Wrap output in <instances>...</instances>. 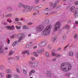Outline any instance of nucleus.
Returning <instances> with one entry per match:
<instances>
[{"label": "nucleus", "instance_id": "obj_1", "mask_svg": "<svg viewBox=\"0 0 78 78\" xmlns=\"http://www.w3.org/2000/svg\"><path fill=\"white\" fill-rule=\"evenodd\" d=\"M62 70L65 72H68L72 69V65L70 63H63L61 64Z\"/></svg>", "mask_w": 78, "mask_h": 78}, {"label": "nucleus", "instance_id": "obj_2", "mask_svg": "<svg viewBox=\"0 0 78 78\" xmlns=\"http://www.w3.org/2000/svg\"><path fill=\"white\" fill-rule=\"evenodd\" d=\"M51 25L48 26L43 31L41 32V34L43 36L48 34L51 31Z\"/></svg>", "mask_w": 78, "mask_h": 78}, {"label": "nucleus", "instance_id": "obj_3", "mask_svg": "<svg viewBox=\"0 0 78 78\" xmlns=\"http://www.w3.org/2000/svg\"><path fill=\"white\" fill-rule=\"evenodd\" d=\"M44 29V26L43 25H41L37 27L35 30L34 31L33 33L35 34H37V33L42 31Z\"/></svg>", "mask_w": 78, "mask_h": 78}, {"label": "nucleus", "instance_id": "obj_4", "mask_svg": "<svg viewBox=\"0 0 78 78\" xmlns=\"http://www.w3.org/2000/svg\"><path fill=\"white\" fill-rule=\"evenodd\" d=\"M23 6L24 8L25 9L23 10V12H25V13H27V12L30 11L32 10V9H33L32 6H27L24 5H23Z\"/></svg>", "mask_w": 78, "mask_h": 78}, {"label": "nucleus", "instance_id": "obj_5", "mask_svg": "<svg viewBox=\"0 0 78 78\" xmlns=\"http://www.w3.org/2000/svg\"><path fill=\"white\" fill-rule=\"evenodd\" d=\"M61 27V23L57 22L55 24L54 28V31H56L59 29Z\"/></svg>", "mask_w": 78, "mask_h": 78}, {"label": "nucleus", "instance_id": "obj_6", "mask_svg": "<svg viewBox=\"0 0 78 78\" xmlns=\"http://www.w3.org/2000/svg\"><path fill=\"white\" fill-rule=\"evenodd\" d=\"M27 34V33L23 32L21 34H18L17 36V38H19V41L20 42L23 39V36H25V35Z\"/></svg>", "mask_w": 78, "mask_h": 78}, {"label": "nucleus", "instance_id": "obj_7", "mask_svg": "<svg viewBox=\"0 0 78 78\" xmlns=\"http://www.w3.org/2000/svg\"><path fill=\"white\" fill-rule=\"evenodd\" d=\"M29 64H30V66H31V67L32 68H36L39 64L37 62H34L31 61H29Z\"/></svg>", "mask_w": 78, "mask_h": 78}, {"label": "nucleus", "instance_id": "obj_8", "mask_svg": "<svg viewBox=\"0 0 78 78\" xmlns=\"http://www.w3.org/2000/svg\"><path fill=\"white\" fill-rule=\"evenodd\" d=\"M47 44V42L46 41H42L39 44V45L41 47H45L46 46V44Z\"/></svg>", "mask_w": 78, "mask_h": 78}, {"label": "nucleus", "instance_id": "obj_9", "mask_svg": "<svg viewBox=\"0 0 78 78\" xmlns=\"http://www.w3.org/2000/svg\"><path fill=\"white\" fill-rule=\"evenodd\" d=\"M44 25H47L50 23V20L48 19H46L43 22Z\"/></svg>", "mask_w": 78, "mask_h": 78}, {"label": "nucleus", "instance_id": "obj_10", "mask_svg": "<svg viewBox=\"0 0 78 78\" xmlns=\"http://www.w3.org/2000/svg\"><path fill=\"white\" fill-rule=\"evenodd\" d=\"M8 30H14L15 29L14 28V26H7L6 27Z\"/></svg>", "mask_w": 78, "mask_h": 78}, {"label": "nucleus", "instance_id": "obj_11", "mask_svg": "<svg viewBox=\"0 0 78 78\" xmlns=\"http://www.w3.org/2000/svg\"><path fill=\"white\" fill-rule=\"evenodd\" d=\"M70 28V25H67L63 28V29H68V30H69Z\"/></svg>", "mask_w": 78, "mask_h": 78}, {"label": "nucleus", "instance_id": "obj_12", "mask_svg": "<svg viewBox=\"0 0 78 78\" xmlns=\"http://www.w3.org/2000/svg\"><path fill=\"white\" fill-rule=\"evenodd\" d=\"M55 50L53 49L52 51V55L53 56H57V54H55Z\"/></svg>", "mask_w": 78, "mask_h": 78}, {"label": "nucleus", "instance_id": "obj_13", "mask_svg": "<svg viewBox=\"0 0 78 78\" xmlns=\"http://www.w3.org/2000/svg\"><path fill=\"white\" fill-rule=\"evenodd\" d=\"M44 11H45V12L46 13V15H48V12H48L50 11V9L48 8H46L44 10Z\"/></svg>", "mask_w": 78, "mask_h": 78}, {"label": "nucleus", "instance_id": "obj_14", "mask_svg": "<svg viewBox=\"0 0 78 78\" xmlns=\"http://www.w3.org/2000/svg\"><path fill=\"white\" fill-rule=\"evenodd\" d=\"M58 3H59V1H57L55 2L54 4V5L53 6V8H55V7H56V5L58 4Z\"/></svg>", "mask_w": 78, "mask_h": 78}, {"label": "nucleus", "instance_id": "obj_15", "mask_svg": "<svg viewBox=\"0 0 78 78\" xmlns=\"http://www.w3.org/2000/svg\"><path fill=\"white\" fill-rule=\"evenodd\" d=\"M52 74V73L50 71H49L47 73V76H48V77H50L51 76V75Z\"/></svg>", "mask_w": 78, "mask_h": 78}, {"label": "nucleus", "instance_id": "obj_16", "mask_svg": "<svg viewBox=\"0 0 78 78\" xmlns=\"http://www.w3.org/2000/svg\"><path fill=\"white\" fill-rule=\"evenodd\" d=\"M22 53L23 54H25V53H27L28 55H30V52L28 51H24L22 52Z\"/></svg>", "mask_w": 78, "mask_h": 78}, {"label": "nucleus", "instance_id": "obj_17", "mask_svg": "<svg viewBox=\"0 0 78 78\" xmlns=\"http://www.w3.org/2000/svg\"><path fill=\"white\" fill-rule=\"evenodd\" d=\"M4 52V50L2 48V47L0 46V54H2Z\"/></svg>", "mask_w": 78, "mask_h": 78}, {"label": "nucleus", "instance_id": "obj_18", "mask_svg": "<svg viewBox=\"0 0 78 78\" xmlns=\"http://www.w3.org/2000/svg\"><path fill=\"white\" fill-rule=\"evenodd\" d=\"M75 9V6H73L70 8V11L73 12V11H74Z\"/></svg>", "mask_w": 78, "mask_h": 78}, {"label": "nucleus", "instance_id": "obj_19", "mask_svg": "<svg viewBox=\"0 0 78 78\" xmlns=\"http://www.w3.org/2000/svg\"><path fill=\"white\" fill-rule=\"evenodd\" d=\"M7 9L9 11H12V9L11 7L8 6L7 7Z\"/></svg>", "mask_w": 78, "mask_h": 78}, {"label": "nucleus", "instance_id": "obj_20", "mask_svg": "<svg viewBox=\"0 0 78 78\" xmlns=\"http://www.w3.org/2000/svg\"><path fill=\"white\" fill-rule=\"evenodd\" d=\"M23 30H25V29L28 30V29H29V27H28L26 25H25L23 26Z\"/></svg>", "mask_w": 78, "mask_h": 78}, {"label": "nucleus", "instance_id": "obj_21", "mask_svg": "<svg viewBox=\"0 0 78 78\" xmlns=\"http://www.w3.org/2000/svg\"><path fill=\"white\" fill-rule=\"evenodd\" d=\"M37 52L38 53L39 55H41L42 54V52L41 51V50L40 49L38 50L37 51Z\"/></svg>", "mask_w": 78, "mask_h": 78}, {"label": "nucleus", "instance_id": "obj_22", "mask_svg": "<svg viewBox=\"0 0 78 78\" xmlns=\"http://www.w3.org/2000/svg\"><path fill=\"white\" fill-rule=\"evenodd\" d=\"M11 59H16V58H13L12 57H9L8 58V61H9V62H10V61L11 60Z\"/></svg>", "mask_w": 78, "mask_h": 78}, {"label": "nucleus", "instance_id": "obj_23", "mask_svg": "<svg viewBox=\"0 0 78 78\" xmlns=\"http://www.w3.org/2000/svg\"><path fill=\"white\" fill-rule=\"evenodd\" d=\"M14 53V51H12V50H11L10 51V52L9 54V56H11V55H12V54H13Z\"/></svg>", "mask_w": 78, "mask_h": 78}, {"label": "nucleus", "instance_id": "obj_24", "mask_svg": "<svg viewBox=\"0 0 78 78\" xmlns=\"http://www.w3.org/2000/svg\"><path fill=\"white\" fill-rule=\"evenodd\" d=\"M74 38L75 39H78V34H75Z\"/></svg>", "mask_w": 78, "mask_h": 78}, {"label": "nucleus", "instance_id": "obj_25", "mask_svg": "<svg viewBox=\"0 0 78 78\" xmlns=\"http://www.w3.org/2000/svg\"><path fill=\"white\" fill-rule=\"evenodd\" d=\"M6 72L7 73H11L12 72V71L11 70L7 69L6 70Z\"/></svg>", "mask_w": 78, "mask_h": 78}, {"label": "nucleus", "instance_id": "obj_26", "mask_svg": "<svg viewBox=\"0 0 78 78\" xmlns=\"http://www.w3.org/2000/svg\"><path fill=\"white\" fill-rule=\"evenodd\" d=\"M12 16V14L11 13L5 16L6 17H11Z\"/></svg>", "mask_w": 78, "mask_h": 78}, {"label": "nucleus", "instance_id": "obj_27", "mask_svg": "<svg viewBox=\"0 0 78 78\" xmlns=\"http://www.w3.org/2000/svg\"><path fill=\"white\" fill-rule=\"evenodd\" d=\"M33 53H34V55L36 57H37V56H39V55H38L36 52H34Z\"/></svg>", "mask_w": 78, "mask_h": 78}, {"label": "nucleus", "instance_id": "obj_28", "mask_svg": "<svg viewBox=\"0 0 78 78\" xmlns=\"http://www.w3.org/2000/svg\"><path fill=\"white\" fill-rule=\"evenodd\" d=\"M14 59H16L17 61H18V60H19L20 58L19 57V56H17L15 57V58H14Z\"/></svg>", "mask_w": 78, "mask_h": 78}, {"label": "nucleus", "instance_id": "obj_29", "mask_svg": "<svg viewBox=\"0 0 78 78\" xmlns=\"http://www.w3.org/2000/svg\"><path fill=\"white\" fill-rule=\"evenodd\" d=\"M23 72L25 75H27V71L25 69H23Z\"/></svg>", "mask_w": 78, "mask_h": 78}, {"label": "nucleus", "instance_id": "obj_30", "mask_svg": "<svg viewBox=\"0 0 78 78\" xmlns=\"http://www.w3.org/2000/svg\"><path fill=\"white\" fill-rule=\"evenodd\" d=\"M69 55L70 56H73V54L72 52H70L69 53Z\"/></svg>", "mask_w": 78, "mask_h": 78}, {"label": "nucleus", "instance_id": "obj_31", "mask_svg": "<svg viewBox=\"0 0 78 78\" xmlns=\"http://www.w3.org/2000/svg\"><path fill=\"white\" fill-rule=\"evenodd\" d=\"M6 77L7 78H11V77H12V75L9 74L8 75H7Z\"/></svg>", "mask_w": 78, "mask_h": 78}, {"label": "nucleus", "instance_id": "obj_32", "mask_svg": "<svg viewBox=\"0 0 78 78\" xmlns=\"http://www.w3.org/2000/svg\"><path fill=\"white\" fill-rule=\"evenodd\" d=\"M66 76H68V77H69L70 76V73H67L65 74Z\"/></svg>", "mask_w": 78, "mask_h": 78}, {"label": "nucleus", "instance_id": "obj_33", "mask_svg": "<svg viewBox=\"0 0 78 78\" xmlns=\"http://www.w3.org/2000/svg\"><path fill=\"white\" fill-rule=\"evenodd\" d=\"M45 55L46 56L47 58H49V53H48V52H46Z\"/></svg>", "mask_w": 78, "mask_h": 78}, {"label": "nucleus", "instance_id": "obj_34", "mask_svg": "<svg viewBox=\"0 0 78 78\" xmlns=\"http://www.w3.org/2000/svg\"><path fill=\"white\" fill-rule=\"evenodd\" d=\"M39 6L35 7L34 9V10L35 11L36 10H38V9H39Z\"/></svg>", "mask_w": 78, "mask_h": 78}, {"label": "nucleus", "instance_id": "obj_35", "mask_svg": "<svg viewBox=\"0 0 78 78\" xmlns=\"http://www.w3.org/2000/svg\"><path fill=\"white\" fill-rule=\"evenodd\" d=\"M22 3L20 2L19 4V7L20 8L22 7Z\"/></svg>", "mask_w": 78, "mask_h": 78}, {"label": "nucleus", "instance_id": "obj_36", "mask_svg": "<svg viewBox=\"0 0 78 78\" xmlns=\"http://www.w3.org/2000/svg\"><path fill=\"white\" fill-rule=\"evenodd\" d=\"M62 38L63 40H66V35H64L63 36Z\"/></svg>", "mask_w": 78, "mask_h": 78}, {"label": "nucleus", "instance_id": "obj_37", "mask_svg": "<svg viewBox=\"0 0 78 78\" xmlns=\"http://www.w3.org/2000/svg\"><path fill=\"white\" fill-rule=\"evenodd\" d=\"M16 27L17 28V30H19L21 28V26L18 27L16 25Z\"/></svg>", "mask_w": 78, "mask_h": 78}, {"label": "nucleus", "instance_id": "obj_38", "mask_svg": "<svg viewBox=\"0 0 78 78\" xmlns=\"http://www.w3.org/2000/svg\"><path fill=\"white\" fill-rule=\"evenodd\" d=\"M57 39V38L56 37H55L54 38L53 41H52V42L54 43L55 42V41H56V40Z\"/></svg>", "mask_w": 78, "mask_h": 78}, {"label": "nucleus", "instance_id": "obj_39", "mask_svg": "<svg viewBox=\"0 0 78 78\" xmlns=\"http://www.w3.org/2000/svg\"><path fill=\"white\" fill-rule=\"evenodd\" d=\"M16 41H15L12 44V45L13 46V47H14V46H15V45H16Z\"/></svg>", "mask_w": 78, "mask_h": 78}, {"label": "nucleus", "instance_id": "obj_40", "mask_svg": "<svg viewBox=\"0 0 78 78\" xmlns=\"http://www.w3.org/2000/svg\"><path fill=\"white\" fill-rule=\"evenodd\" d=\"M15 42H16V44H19V43H20V41H15Z\"/></svg>", "mask_w": 78, "mask_h": 78}, {"label": "nucleus", "instance_id": "obj_41", "mask_svg": "<svg viewBox=\"0 0 78 78\" xmlns=\"http://www.w3.org/2000/svg\"><path fill=\"white\" fill-rule=\"evenodd\" d=\"M15 37V36L13 35L10 37V39H13Z\"/></svg>", "mask_w": 78, "mask_h": 78}, {"label": "nucleus", "instance_id": "obj_42", "mask_svg": "<svg viewBox=\"0 0 78 78\" xmlns=\"http://www.w3.org/2000/svg\"><path fill=\"white\" fill-rule=\"evenodd\" d=\"M78 13V8H77L76 9V14Z\"/></svg>", "mask_w": 78, "mask_h": 78}, {"label": "nucleus", "instance_id": "obj_43", "mask_svg": "<svg viewBox=\"0 0 78 78\" xmlns=\"http://www.w3.org/2000/svg\"><path fill=\"white\" fill-rule=\"evenodd\" d=\"M61 55H60L59 54L57 55V56H55L56 57H57V58H59V57H61Z\"/></svg>", "mask_w": 78, "mask_h": 78}, {"label": "nucleus", "instance_id": "obj_44", "mask_svg": "<svg viewBox=\"0 0 78 78\" xmlns=\"http://www.w3.org/2000/svg\"><path fill=\"white\" fill-rule=\"evenodd\" d=\"M31 58V59L32 60V61H34V60H35V58H34V57H32Z\"/></svg>", "mask_w": 78, "mask_h": 78}, {"label": "nucleus", "instance_id": "obj_45", "mask_svg": "<svg viewBox=\"0 0 78 78\" xmlns=\"http://www.w3.org/2000/svg\"><path fill=\"white\" fill-rule=\"evenodd\" d=\"M57 59V58H55L54 59H52L51 60L52 61H55Z\"/></svg>", "mask_w": 78, "mask_h": 78}, {"label": "nucleus", "instance_id": "obj_46", "mask_svg": "<svg viewBox=\"0 0 78 78\" xmlns=\"http://www.w3.org/2000/svg\"><path fill=\"white\" fill-rule=\"evenodd\" d=\"M1 69H2V70H4V69H5V67H3V66H1Z\"/></svg>", "mask_w": 78, "mask_h": 78}, {"label": "nucleus", "instance_id": "obj_47", "mask_svg": "<svg viewBox=\"0 0 78 78\" xmlns=\"http://www.w3.org/2000/svg\"><path fill=\"white\" fill-rule=\"evenodd\" d=\"M20 20V19H19V18H16L15 19L16 21H19Z\"/></svg>", "mask_w": 78, "mask_h": 78}, {"label": "nucleus", "instance_id": "obj_48", "mask_svg": "<svg viewBox=\"0 0 78 78\" xmlns=\"http://www.w3.org/2000/svg\"><path fill=\"white\" fill-rule=\"evenodd\" d=\"M76 16H75V17L76 18H77L78 17V13H76Z\"/></svg>", "mask_w": 78, "mask_h": 78}, {"label": "nucleus", "instance_id": "obj_49", "mask_svg": "<svg viewBox=\"0 0 78 78\" xmlns=\"http://www.w3.org/2000/svg\"><path fill=\"white\" fill-rule=\"evenodd\" d=\"M75 5H78V1H76V2H75Z\"/></svg>", "mask_w": 78, "mask_h": 78}, {"label": "nucleus", "instance_id": "obj_50", "mask_svg": "<svg viewBox=\"0 0 78 78\" xmlns=\"http://www.w3.org/2000/svg\"><path fill=\"white\" fill-rule=\"evenodd\" d=\"M16 71L18 73H20V71H19V69H18L17 68L16 69Z\"/></svg>", "mask_w": 78, "mask_h": 78}, {"label": "nucleus", "instance_id": "obj_51", "mask_svg": "<svg viewBox=\"0 0 78 78\" xmlns=\"http://www.w3.org/2000/svg\"><path fill=\"white\" fill-rule=\"evenodd\" d=\"M35 2L36 3H37L39 2V0H36Z\"/></svg>", "mask_w": 78, "mask_h": 78}, {"label": "nucleus", "instance_id": "obj_52", "mask_svg": "<svg viewBox=\"0 0 78 78\" xmlns=\"http://www.w3.org/2000/svg\"><path fill=\"white\" fill-rule=\"evenodd\" d=\"M30 72H31V73H34L35 72V70H33L32 71H31Z\"/></svg>", "mask_w": 78, "mask_h": 78}, {"label": "nucleus", "instance_id": "obj_53", "mask_svg": "<svg viewBox=\"0 0 78 78\" xmlns=\"http://www.w3.org/2000/svg\"><path fill=\"white\" fill-rule=\"evenodd\" d=\"M29 46H30V45L28 44H26V47L27 48H29V47H30Z\"/></svg>", "mask_w": 78, "mask_h": 78}, {"label": "nucleus", "instance_id": "obj_54", "mask_svg": "<svg viewBox=\"0 0 78 78\" xmlns=\"http://www.w3.org/2000/svg\"><path fill=\"white\" fill-rule=\"evenodd\" d=\"M48 47L49 49H51V45H49Z\"/></svg>", "mask_w": 78, "mask_h": 78}, {"label": "nucleus", "instance_id": "obj_55", "mask_svg": "<svg viewBox=\"0 0 78 78\" xmlns=\"http://www.w3.org/2000/svg\"><path fill=\"white\" fill-rule=\"evenodd\" d=\"M8 44H9L10 43V40H9V39H8Z\"/></svg>", "mask_w": 78, "mask_h": 78}, {"label": "nucleus", "instance_id": "obj_56", "mask_svg": "<svg viewBox=\"0 0 78 78\" xmlns=\"http://www.w3.org/2000/svg\"><path fill=\"white\" fill-rule=\"evenodd\" d=\"M32 75V73L30 71L29 73V76H31Z\"/></svg>", "mask_w": 78, "mask_h": 78}, {"label": "nucleus", "instance_id": "obj_57", "mask_svg": "<svg viewBox=\"0 0 78 78\" xmlns=\"http://www.w3.org/2000/svg\"><path fill=\"white\" fill-rule=\"evenodd\" d=\"M75 24L76 25H78V21H76L75 22Z\"/></svg>", "mask_w": 78, "mask_h": 78}, {"label": "nucleus", "instance_id": "obj_58", "mask_svg": "<svg viewBox=\"0 0 78 78\" xmlns=\"http://www.w3.org/2000/svg\"><path fill=\"white\" fill-rule=\"evenodd\" d=\"M61 48H58V51H60V50H61Z\"/></svg>", "mask_w": 78, "mask_h": 78}, {"label": "nucleus", "instance_id": "obj_59", "mask_svg": "<svg viewBox=\"0 0 78 78\" xmlns=\"http://www.w3.org/2000/svg\"><path fill=\"white\" fill-rule=\"evenodd\" d=\"M33 24V23H29L28 24V25H32Z\"/></svg>", "mask_w": 78, "mask_h": 78}, {"label": "nucleus", "instance_id": "obj_60", "mask_svg": "<svg viewBox=\"0 0 78 78\" xmlns=\"http://www.w3.org/2000/svg\"><path fill=\"white\" fill-rule=\"evenodd\" d=\"M55 34V31H53L52 33V35H54Z\"/></svg>", "mask_w": 78, "mask_h": 78}, {"label": "nucleus", "instance_id": "obj_61", "mask_svg": "<svg viewBox=\"0 0 78 78\" xmlns=\"http://www.w3.org/2000/svg\"><path fill=\"white\" fill-rule=\"evenodd\" d=\"M52 6H53V3H51L50 7H51Z\"/></svg>", "mask_w": 78, "mask_h": 78}, {"label": "nucleus", "instance_id": "obj_62", "mask_svg": "<svg viewBox=\"0 0 78 78\" xmlns=\"http://www.w3.org/2000/svg\"><path fill=\"white\" fill-rule=\"evenodd\" d=\"M33 48L34 49H36L37 48V46H35Z\"/></svg>", "mask_w": 78, "mask_h": 78}, {"label": "nucleus", "instance_id": "obj_63", "mask_svg": "<svg viewBox=\"0 0 78 78\" xmlns=\"http://www.w3.org/2000/svg\"><path fill=\"white\" fill-rule=\"evenodd\" d=\"M41 51L42 53V52H43V51H44V49H42L41 50Z\"/></svg>", "mask_w": 78, "mask_h": 78}, {"label": "nucleus", "instance_id": "obj_64", "mask_svg": "<svg viewBox=\"0 0 78 78\" xmlns=\"http://www.w3.org/2000/svg\"><path fill=\"white\" fill-rule=\"evenodd\" d=\"M68 23H70V20H68L67 21Z\"/></svg>", "mask_w": 78, "mask_h": 78}]
</instances>
